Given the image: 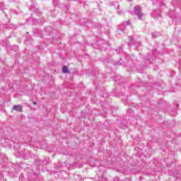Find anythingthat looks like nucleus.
<instances>
[{
  "label": "nucleus",
  "mask_w": 181,
  "mask_h": 181,
  "mask_svg": "<svg viewBox=\"0 0 181 181\" xmlns=\"http://www.w3.org/2000/svg\"><path fill=\"white\" fill-rule=\"evenodd\" d=\"M134 13H136L137 18L139 19H142L144 17V13H142V8H141V6H136L134 7Z\"/></svg>",
  "instance_id": "f257e3e1"
},
{
  "label": "nucleus",
  "mask_w": 181,
  "mask_h": 181,
  "mask_svg": "<svg viewBox=\"0 0 181 181\" xmlns=\"http://www.w3.org/2000/svg\"><path fill=\"white\" fill-rule=\"evenodd\" d=\"M127 25H131V23L129 21H126L119 25V30H117L119 35H121V32H124V30H125V26H127Z\"/></svg>",
  "instance_id": "f03ea898"
},
{
  "label": "nucleus",
  "mask_w": 181,
  "mask_h": 181,
  "mask_svg": "<svg viewBox=\"0 0 181 181\" xmlns=\"http://www.w3.org/2000/svg\"><path fill=\"white\" fill-rule=\"evenodd\" d=\"M13 110H14L15 111H18V112H21V111H22V105H15L13 107Z\"/></svg>",
  "instance_id": "7ed1b4c3"
},
{
  "label": "nucleus",
  "mask_w": 181,
  "mask_h": 181,
  "mask_svg": "<svg viewBox=\"0 0 181 181\" xmlns=\"http://www.w3.org/2000/svg\"><path fill=\"white\" fill-rule=\"evenodd\" d=\"M152 16L154 17V19H158V18H159V16H160V12L159 11H154L153 13H152Z\"/></svg>",
  "instance_id": "20e7f679"
},
{
  "label": "nucleus",
  "mask_w": 181,
  "mask_h": 181,
  "mask_svg": "<svg viewBox=\"0 0 181 181\" xmlns=\"http://www.w3.org/2000/svg\"><path fill=\"white\" fill-rule=\"evenodd\" d=\"M62 73H64V74L70 73V70L69 69V67H67L66 66H63V68H62Z\"/></svg>",
  "instance_id": "39448f33"
}]
</instances>
